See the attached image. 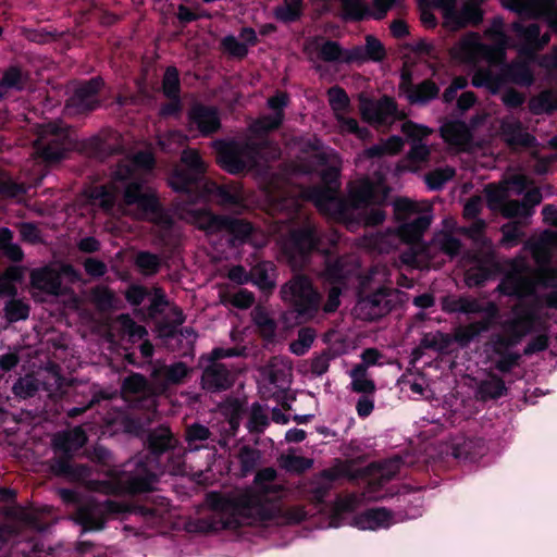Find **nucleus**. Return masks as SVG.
Returning a JSON list of instances; mask_svg holds the SVG:
<instances>
[{"label": "nucleus", "mask_w": 557, "mask_h": 557, "mask_svg": "<svg viewBox=\"0 0 557 557\" xmlns=\"http://www.w3.org/2000/svg\"><path fill=\"white\" fill-rule=\"evenodd\" d=\"M153 164L154 159L149 151L139 152L132 159L125 160L114 172L112 184L97 189L92 196L94 199L106 210H111L116 194L123 189L121 212L135 219L150 218L158 209L157 198L152 191L144 190L135 180L140 171L150 170Z\"/></svg>", "instance_id": "nucleus-1"}, {"label": "nucleus", "mask_w": 557, "mask_h": 557, "mask_svg": "<svg viewBox=\"0 0 557 557\" xmlns=\"http://www.w3.org/2000/svg\"><path fill=\"white\" fill-rule=\"evenodd\" d=\"M453 58L460 62L472 63L476 71L472 77L475 87H487L495 92L504 83L521 78L519 64H505L503 47H487L478 42L475 37H468L451 50Z\"/></svg>", "instance_id": "nucleus-2"}, {"label": "nucleus", "mask_w": 557, "mask_h": 557, "mask_svg": "<svg viewBox=\"0 0 557 557\" xmlns=\"http://www.w3.org/2000/svg\"><path fill=\"white\" fill-rule=\"evenodd\" d=\"M276 476L277 472L273 468L258 471L252 491H247L235 499L236 515L251 522H263L274 517L276 508L273 502L280 498L284 491Z\"/></svg>", "instance_id": "nucleus-3"}, {"label": "nucleus", "mask_w": 557, "mask_h": 557, "mask_svg": "<svg viewBox=\"0 0 557 557\" xmlns=\"http://www.w3.org/2000/svg\"><path fill=\"white\" fill-rule=\"evenodd\" d=\"M388 188L382 176L373 182L361 180L349 187V207L358 210L362 222L366 225H376L384 221L385 213L381 205L385 201Z\"/></svg>", "instance_id": "nucleus-4"}, {"label": "nucleus", "mask_w": 557, "mask_h": 557, "mask_svg": "<svg viewBox=\"0 0 557 557\" xmlns=\"http://www.w3.org/2000/svg\"><path fill=\"white\" fill-rule=\"evenodd\" d=\"M394 211L398 221L400 236L407 242L418 240L432 221L431 209L425 203H418L407 198L394 201Z\"/></svg>", "instance_id": "nucleus-5"}, {"label": "nucleus", "mask_w": 557, "mask_h": 557, "mask_svg": "<svg viewBox=\"0 0 557 557\" xmlns=\"http://www.w3.org/2000/svg\"><path fill=\"white\" fill-rule=\"evenodd\" d=\"M282 299L294 308L301 320H307L317 312L320 296L310 281L304 276H295L281 288Z\"/></svg>", "instance_id": "nucleus-6"}, {"label": "nucleus", "mask_w": 557, "mask_h": 557, "mask_svg": "<svg viewBox=\"0 0 557 557\" xmlns=\"http://www.w3.org/2000/svg\"><path fill=\"white\" fill-rule=\"evenodd\" d=\"M485 194L488 206L494 210H499L503 215L511 218L518 214L520 206L518 201L511 197L522 194V180L516 175L511 178L504 180L498 185H487Z\"/></svg>", "instance_id": "nucleus-7"}, {"label": "nucleus", "mask_w": 557, "mask_h": 557, "mask_svg": "<svg viewBox=\"0 0 557 557\" xmlns=\"http://www.w3.org/2000/svg\"><path fill=\"white\" fill-rule=\"evenodd\" d=\"M314 157L319 161L323 162L325 161V158H327L330 168L322 172V181L326 184V188L324 190H314L310 198L321 211L329 212L339 208L341 205L336 196L337 189L339 187L338 173L341 162L338 156L333 151L327 154H315Z\"/></svg>", "instance_id": "nucleus-8"}, {"label": "nucleus", "mask_w": 557, "mask_h": 557, "mask_svg": "<svg viewBox=\"0 0 557 557\" xmlns=\"http://www.w3.org/2000/svg\"><path fill=\"white\" fill-rule=\"evenodd\" d=\"M67 147L69 134L65 128L57 123H48L39 126L36 149L45 160H60Z\"/></svg>", "instance_id": "nucleus-9"}, {"label": "nucleus", "mask_w": 557, "mask_h": 557, "mask_svg": "<svg viewBox=\"0 0 557 557\" xmlns=\"http://www.w3.org/2000/svg\"><path fill=\"white\" fill-rule=\"evenodd\" d=\"M457 0H436L435 5L443 11L442 27L449 33L458 32L467 25H478L483 18V11L471 3H465L460 12L455 10Z\"/></svg>", "instance_id": "nucleus-10"}, {"label": "nucleus", "mask_w": 557, "mask_h": 557, "mask_svg": "<svg viewBox=\"0 0 557 557\" xmlns=\"http://www.w3.org/2000/svg\"><path fill=\"white\" fill-rule=\"evenodd\" d=\"M360 112L363 120L377 125L392 124L403 117L397 111L394 100L388 97H383L377 101L361 98Z\"/></svg>", "instance_id": "nucleus-11"}, {"label": "nucleus", "mask_w": 557, "mask_h": 557, "mask_svg": "<svg viewBox=\"0 0 557 557\" xmlns=\"http://www.w3.org/2000/svg\"><path fill=\"white\" fill-rule=\"evenodd\" d=\"M260 150L255 147L245 146L239 149L228 150L220 158L221 166L232 174H238L256 168Z\"/></svg>", "instance_id": "nucleus-12"}, {"label": "nucleus", "mask_w": 557, "mask_h": 557, "mask_svg": "<svg viewBox=\"0 0 557 557\" xmlns=\"http://www.w3.org/2000/svg\"><path fill=\"white\" fill-rule=\"evenodd\" d=\"M101 86V79H91L76 89L66 106L67 113L75 115L95 109L99 103L97 92Z\"/></svg>", "instance_id": "nucleus-13"}, {"label": "nucleus", "mask_w": 557, "mask_h": 557, "mask_svg": "<svg viewBox=\"0 0 557 557\" xmlns=\"http://www.w3.org/2000/svg\"><path fill=\"white\" fill-rule=\"evenodd\" d=\"M182 162L188 168L193 174L185 175L176 171L170 178V185L177 191L186 190L188 185L196 180V176L205 171V162L196 150H184L182 154Z\"/></svg>", "instance_id": "nucleus-14"}, {"label": "nucleus", "mask_w": 557, "mask_h": 557, "mask_svg": "<svg viewBox=\"0 0 557 557\" xmlns=\"http://www.w3.org/2000/svg\"><path fill=\"white\" fill-rule=\"evenodd\" d=\"M355 310L364 320H375L383 317L391 310L387 292L381 289L371 296L360 299Z\"/></svg>", "instance_id": "nucleus-15"}, {"label": "nucleus", "mask_w": 557, "mask_h": 557, "mask_svg": "<svg viewBox=\"0 0 557 557\" xmlns=\"http://www.w3.org/2000/svg\"><path fill=\"white\" fill-rule=\"evenodd\" d=\"M401 132L412 140V147L408 158L416 162L425 161L430 154V149L421 144V140L432 133V129L407 121L401 125Z\"/></svg>", "instance_id": "nucleus-16"}, {"label": "nucleus", "mask_w": 557, "mask_h": 557, "mask_svg": "<svg viewBox=\"0 0 557 557\" xmlns=\"http://www.w3.org/2000/svg\"><path fill=\"white\" fill-rule=\"evenodd\" d=\"M305 51L311 60L350 62L346 60V57L349 54V50H342L338 44L334 41H325L320 45L317 40H312L305 47Z\"/></svg>", "instance_id": "nucleus-17"}, {"label": "nucleus", "mask_w": 557, "mask_h": 557, "mask_svg": "<svg viewBox=\"0 0 557 557\" xmlns=\"http://www.w3.org/2000/svg\"><path fill=\"white\" fill-rule=\"evenodd\" d=\"M393 512L386 508L369 509L355 517L354 524L360 530H377L387 528L393 522Z\"/></svg>", "instance_id": "nucleus-18"}, {"label": "nucleus", "mask_w": 557, "mask_h": 557, "mask_svg": "<svg viewBox=\"0 0 557 557\" xmlns=\"http://www.w3.org/2000/svg\"><path fill=\"white\" fill-rule=\"evenodd\" d=\"M287 104V96L285 94H277L268 100V106L274 111L271 116H264L256 121L251 125V131L256 134L268 132L280 126L283 120L282 109Z\"/></svg>", "instance_id": "nucleus-19"}, {"label": "nucleus", "mask_w": 557, "mask_h": 557, "mask_svg": "<svg viewBox=\"0 0 557 557\" xmlns=\"http://www.w3.org/2000/svg\"><path fill=\"white\" fill-rule=\"evenodd\" d=\"M444 140L458 150H466L471 140L468 126L462 122H449L441 128Z\"/></svg>", "instance_id": "nucleus-20"}, {"label": "nucleus", "mask_w": 557, "mask_h": 557, "mask_svg": "<svg viewBox=\"0 0 557 557\" xmlns=\"http://www.w3.org/2000/svg\"><path fill=\"white\" fill-rule=\"evenodd\" d=\"M32 284L34 287L46 293L58 295L61 292L60 272L53 268L38 269L32 272Z\"/></svg>", "instance_id": "nucleus-21"}, {"label": "nucleus", "mask_w": 557, "mask_h": 557, "mask_svg": "<svg viewBox=\"0 0 557 557\" xmlns=\"http://www.w3.org/2000/svg\"><path fill=\"white\" fill-rule=\"evenodd\" d=\"M385 57V49L375 37H369L366 46L354 47L349 50L346 60L351 62L381 61Z\"/></svg>", "instance_id": "nucleus-22"}, {"label": "nucleus", "mask_w": 557, "mask_h": 557, "mask_svg": "<svg viewBox=\"0 0 557 557\" xmlns=\"http://www.w3.org/2000/svg\"><path fill=\"white\" fill-rule=\"evenodd\" d=\"M190 120L202 134H210L220 127L219 116L212 108L195 107L190 112Z\"/></svg>", "instance_id": "nucleus-23"}, {"label": "nucleus", "mask_w": 557, "mask_h": 557, "mask_svg": "<svg viewBox=\"0 0 557 557\" xmlns=\"http://www.w3.org/2000/svg\"><path fill=\"white\" fill-rule=\"evenodd\" d=\"M350 389L358 394L374 395L376 392L375 382L371 379L363 366H354L349 371Z\"/></svg>", "instance_id": "nucleus-24"}, {"label": "nucleus", "mask_w": 557, "mask_h": 557, "mask_svg": "<svg viewBox=\"0 0 557 557\" xmlns=\"http://www.w3.org/2000/svg\"><path fill=\"white\" fill-rule=\"evenodd\" d=\"M87 441L86 434L82 428H74L55 435L53 445L64 453L74 451L85 445Z\"/></svg>", "instance_id": "nucleus-25"}, {"label": "nucleus", "mask_w": 557, "mask_h": 557, "mask_svg": "<svg viewBox=\"0 0 557 557\" xmlns=\"http://www.w3.org/2000/svg\"><path fill=\"white\" fill-rule=\"evenodd\" d=\"M533 114H553L557 111V90L545 89L533 96L529 101Z\"/></svg>", "instance_id": "nucleus-26"}, {"label": "nucleus", "mask_w": 557, "mask_h": 557, "mask_svg": "<svg viewBox=\"0 0 557 557\" xmlns=\"http://www.w3.org/2000/svg\"><path fill=\"white\" fill-rule=\"evenodd\" d=\"M555 0H524V16H545L557 30V7Z\"/></svg>", "instance_id": "nucleus-27"}, {"label": "nucleus", "mask_w": 557, "mask_h": 557, "mask_svg": "<svg viewBox=\"0 0 557 557\" xmlns=\"http://www.w3.org/2000/svg\"><path fill=\"white\" fill-rule=\"evenodd\" d=\"M203 382L210 389H225L232 385V377L224 366L213 364L206 369Z\"/></svg>", "instance_id": "nucleus-28"}, {"label": "nucleus", "mask_w": 557, "mask_h": 557, "mask_svg": "<svg viewBox=\"0 0 557 557\" xmlns=\"http://www.w3.org/2000/svg\"><path fill=\"white\" fill-rule=\"evenodd\" d=\"M27 81V74L22 72L18 67L12 66L8 69L0 81V99H2L9 90H20L24 88Z\"/></svg>", "instance_id": "nucleus-29"}, {"label": "nucleus", "mask_w": 557, "mask_h": 557, "mask_svg": "<svg viewBox=\"0 0 557 557\" xmlns=\"http://www.w3.org/2000/svg\"><path fill=\"white\" fill-rule=\"evenodd\" d=\"M404 147V141L398 136H392L385 141H382L373 147H370L364 151V154L369 158L394 156L398 153Z\"/></svg>", "instance_id": "nucleus-30"}, {"label": "nucleus", "mask_w": 557, "mask_h": 557, "mask_svg": "<svg viewBox=\"0 0 557 557\" xmlns=\"http://www.w3.org/2000/svg\"><path fill=\"white\" fill-rule=\"evenodd\" d=\"M539 282L544 287L556 288L543 295L542 302L546 308L557 310V273L553 270H545L540 274Z\"/></svg>", "instance_id": "nucleus-31"}, {"label": "nucleus", "mask_w": 557, "mask_h": 557, "mask_svg": "<svg viewBox=\"0 0 557 557\" xmlns=\"http://www.w3.org/2000/svg\"><path fill=\"white\" fill-rule=\"evenodd\" d=\"M273 267L270 263L259 264L251 270L252 282L261 289L274 287Z\"/></svg>", "instance_id": "nucleus-32"}, {"label": "nucleus", "mask_w": 557, "mask_h": 557, "mask_svg": "<svg viewBox=\"0 0 557 557\" xmlns=\"http://www.w3.org/2000/svg\"><path fill=\"white\" fill-rule=\"evenodd\" d=\"M327 96L330 106L334 111L335 116L348 113L350 101L344 89L341 87H332L329 89Z\"/></svg>", "instance_id": "nucleus-33"}, {"label": "nucleus", "mask_w": 557, "mask_h": 557, "mask_svg": "<svg viewBox=\"0 0 557 557\" xmlns=\"http://www.w3.org/2000/svg\"><path fill=\"white\" fill-rule=\"evenodd\" d=\"M280 465L289 472L301 473L312 467L313 460L289 453L280 458Z\"/></svg>", "instance_id": "nucleus-34"}, {"label": "nucleus", "mask_w": 557, "mask_h": 557, "mask_svg": "<svg viewBox=\"0 0 557 557\" xmlns=\"http://www.w3.org/2000/svg\"><path fill=\"white\" fill-rule=\"evenodd\" d=\"M438 94V88L432 82L425 81L410 90L407 95L411 103H424Z\"/></svg>", "instance_id": "nucleus-35"}, {"label": "nucleus", "mask_w": 557, "mask_h": 557, "mask_svg": "<svg viewBox=\"0 0 557 557\" xmlns=\"http://www.w3.org/2000/svg\"><path fill=\"white\" fill-rule=\"evenodd\" d=\"M498 290L504 295L520 298L522 292V272L519 269H515L512 273L507 274L499 284Z\"/></svg>", "instance_id": "nucleus-36"}, {"label": "nucleus", "mask_w": 557, "mask_h": 557, "mask_svg": "<svg viewBox=\"0 0 557 557\" xmlns=\"http://www.w3.org/2000/svg\"><path fill=\"white\" fill-rule=\"evenodd\" d=\"M256 37H248L247 41H239L238 37H223L222 47L230 54L235 57H243L247 52V47L256 45Z\"/></svg>", "instance_id": "nucleus-37"}, {"label": "nucleus", "mask_w": 557, "mask_h": 557, "mask_svg": "<svg viewBox=\"0 0 557 557\" xmlns=\"http://www.w3.org/2000/svg\"><path fill=\"white\" fill-rule=\"evenodd\" d=\"M218 197L225 206H242L245 201V195L238 186L219 187Z\"/></svg>", "instance_id": "nucleus-38"}, {"label": "nucleus", "mask_w": 557, "mask_h": 557, "mask_svg": "<svg viewBox=\"0 0 557 557\" xmlns=\"http://www.w3.org/2000/svg\"><path fill=\"white\" fill-rule=\"evenodd\" d=\"M433 244L449 257L456 256L461 247L460 242L448 233L437 234Z\"/></svg>", "instance_id": "nucleus-39"}, {"label": "nucleus", "mask_w": 557, "mask_h": 557, "mask_svg": "<svg viewBox=\"0 0 557 557\" xmlns=\"http://www.w3.org/2000/svg\"><path fill=\"white\" fill-rule=\"evenodd\" d=\"M302 0H284V3L276 9V16L282 21H294L301 14Z\"/></svg>", "instance_id": "nucleus-40"}, {"label": "nucleus", "mask_w": 557, "mask_h": 557, "mask_svg": "<svg viewBox=\"0 0 557 557\" xmlns=\"http://www.w3.org/2000/svg\"><path fill=\"white\" fill-rule=\"evenodd\" d=\"M28 306L17 299H11L4 306V314L10 322L26 319L28 317Z\"/></svg>", "instance_id": "nucleus-41"}, {"label": "nucleus", "mask_w": 557, "mask_h": 557, "mask_svg": "<svg viewBox=\"0 0 557 557\" xmlns=\"http://www.w3.org/2000/svg\"><path fill=\"white\" fill-rule=\"evenodd\" d=\"M313 341L314 332L310 329H301L298 338L290 343L289 349L293 354L301 356L311 347Z\"/></svg>", "instance_id": "nucleus-42"}, {"label": "nucleus", "mask_w": 557, "mask_h": 557, "mask_svg": "<svg viewBox=\"0 0 557 557\" xmlns=\"http://www.w3.org/2000/svg\"><path fill=\"white\" fill-rule=\"evenodd\" d=\"M293 242L301 251L310 250L317 246V235L314 228H306L293 234Z\"/></svg>", "instance_id": "nucleus-43"}, {"label": "nucleus", "mask_w": 557, "mask_h": 557, "mask_svg": "<svg viewBox=\"0 0 557 557\" xmlns=\"http://www.w3.org/2000/svg\"><path fill=\"white\" fill-rule=\"evenodd\" d=\"M37 391V381L29 375L18 379L13 385L14 395L23 399L34 396Z\"/></svg>", "instance_id": "nucleus-44"}, {"label": "nucleus", "mask_w": 557, "mask_h": 557, "mask_svg": "<svg viewBox=\"0 0 557 557\" xmlns=\"http://www.w3.org/2000/svg\"><path fill=\"white\" fill-rule=\"evenodd\" d=\"M355 264H347L344 261H336L334 264L329 265L325 272L327 280L333 283L341 282L348 277L354 271Z\"/></svg>", "instance_id": "nucleus-45"}, {"label": "nucleus", "mask_w": 557, "mask_h": 557, "mask_svg": "<svg viewBox=\"0 0 557 557\" xmlns=\"http://www.w3.org/2000/svg\"><path fill=\"white\" fill-rule=\"evenodd\" d=\"M252 318L264 337L269 338L274 335L275 323L263 309H255L252 312Z\"/></svg>", "instance_id": "nucleus-46"}, {"label": "nucleus", "mask_w": 557, "mask_h": 557, "mask_svg": "<svg viewBox=\"0 0 557 557\" xmlns=\"http://www.w3.org/2000/svg\"><path fill=\"white\" fill-rule=\"evenodd\" d=\"M503 136L511 147H517L522 141V131L518 122H512L508 119L504 120L502 124Z\"/></svg>", "instance_id": "nucleus-47"}, {"label": "nucleus", "mask_w": 557, "mask_h": 557, "mask_svg": "<svg viewBox=\"0 0 557 557\" xmlns=\"http://www.w3.org/2000/svg\"><path fill=\"white\" fill-rule=\"evenodd\" d=\"M455 171L453 168L446 166L444 169L435 170L425 176L428 186L432 189H440L443 185L453 178Z\"/></svg>", "instance_id": "nucleus-48"}, {"label": "nucleus", "mask_w": 557, "mask_h": 557, "mask_svg": "<svg viewBox=\"0 0 557 557\" xmlns=\"http://www.w3.org/2000/svg\"><path fill=\"white\" fill-rule=\"evenodd\" d=\"M502 245L505 247H512L520 243L522 227L519 222H511L503 226Z\"/></svg>", "instance_id": "nucleus-49"}, {"label": "nucleus", "mask_w": 557, "mask_h": 557, "mask_svg": "<svg viewBox=\"0 0 557 557\" xmlns=\"http://www.w3.org/2000/svg\"><path fill=\"white\" fill-rule=\"evenodd\" d=\"M163 91L169 98H177L180 91L178 72L175 67H168L163 77Z\"/></svg>", "instance_id": "nucleus-50"}, {"label": "nucleus", "mask_w": 557, "mask_h": 557, "mask_svg": "<svg viewBox=\"0 0 557 557\" xmlns=\"http://www.w3.org/2000/svg\"><path fill=\"white\" fill-rule=\"evenodd\" d=\"M344 11L354 20L369 15V7L363 0H341Z\"/></svg>", "instance_id": "nucleus-51"}, {"label": "nucleus", "mask_w": 557, "mask_h": 557, "mask_svg": "<svg viewBox=\"0 0 557 557\" xmlns=\"http://www.w3.org/2000/svg\"><path fill=\"white\" fill-rule=\"evenodd\" d=\"M342 133H351L357 135L360 139H366L369 136V132L358 126V122L355 119L348 117L347 114H341L336 116Z\"/></svg>", "instance_id": "nucleus-52"}, {"label": "nucleus", "mask_w": 557, "mask_h": 557, "mask_svg": "<svg viewBox=\"0 0 557 557\" xmlns=\"http://www.w3.org/2000/svg\"><path fill=\"white\" fill-rule=\"evenodd\" d=\"M136 264L144 274L150 275L158 271L159 259L154 255L141 252L137 256Z\"/></svg>", "instance_id": "nucleus-53"}, {"label": "nucleus", "mask_w": 557, "mask_h": 557, "mask_svg": "<svg viewBox=\"0 0 557 557\" xmlns=\"http://www.w3.org/2000/svg\"><path fill=\"white\" fill-rule=\"evenodd\" d=\"M260 454L258 450L244 447L239 453L242 469L245 473L250 472L258 463Z\"/></svg>", "instance_id": "nucleus-54"}, {"label": "nucleus", "mask_w": 557, "mask_h": 557, "mask_svg": "<svg viewBox=\"0 0 557 557\" xmlns=\"http://www.w3.org/2000/svg\"><path fill=\"white\" fill-rule=\"evenodd\" d=\"M543 199L542 193L537 188H528V177L524 174V225H527V207H535Z\"/></svg>", "instance_id": "nucleus-55"}, {"label": "nucleus", "mask_w": 557, "mask_h": 557, "mask_svg": "<svg viewBox=\"0 0 557 557\" xmlns=\"http://www.w3.org/2000/svg\"><path fill=\"white\" fill-rule=\"evenodd\" d=\"M548 347V337L540 334L532 337L524 346V356H530L540 351H544Z\"/></svg>", "instance_id": "nucleus-56"}, {"label": "nucleus", "mask_w": 557, "mask_h": 557, "mask_svg": "<svg viewBox=\"0 0 557 557\" xmlns=\"http://www.w3.org/2000/svg\"><path fill=\"white\" fill-rule=\"evenodd\" d=\"M185 141L186 136L180 132H170L162 139H160V145L163 147V149L172 151L183 146Z\"/></svg>", "instance_id": "nucleus-57"}, {"label": "nucleus", "mask_w": 557, "mask_h": 557, "mask_svg": "<svg viewBox=\"0 0 557 557\" xmlns=\"http://www.w3.org/2000/svg\"><path fill=\"white\" fill-rule=\"evenodd\" d=\"M330 360L331 356L326 352L320 354L312 358L310 366L312 374L320 376L326 373L330 368Z\"/></svg>", "instance_id": "nucleus-58"}, {"label": "nucleus", "mask_w": 557, "mask_h": 557, "mask_svg": "<svg viewBox=\"0 0 557 557\" xmlns=\"http://www.w3.org/2000/svg\"><path fill=\"white\" fill-rule=\"evenodd\" d=\"M249 424L251 429L257 431H261L268 425V416L261 406L252 407Z\"/></svg>", "instance_id": "nucleus-59"}, {"label": "nucleus", "mask_w": 557, "mask_h": 557, "mask_svg": "<svg viewBox=\"0 0 557 557\" xmlns=\"http://www.w3.org/2000/svg\"><path fill=\"white\" fill-rule=\"evenodd\" d=\"M396 0H373V8H369V16L376 20L383 18Z\"/></svg>", "instance_id": "nucleus-60"}, {"label": "nucleus", "mask_w": 557, "mask_h": 557, "mask_svg": "<svg viewBox=\"0 0 557 557\" xmlns=\"http://www.w3.org/2000/svg\"><path fill=\"white\" fill-rule=\"evenodd\" d=\"M210 436V431L202 424L195 423L186 431V437L189 442L206 441Z\"/></svg>", "instance_id": "nucleus-61"}, {"label": "nucleus", "mask_w": 557, "mask_h": 557, "mask_svg": "<svg viewBox=\"0 0 557 557\" xmlns=\"http://www.w3.org/2000/svg\"><path fill=\"white\" fill-rule=\"evenodd\" d=\"M372 396L373 395H363L357 400L356 411L359 417L367 418L372 413L374 409V400Z\"/></svg>", "instance_id": "nucleus-62"}, {"label": "nucleus", "mask_w": 557, "mask_h": 557, "mask_svg": "<svg viewBox=\"0 0 557 557\" xmlns=\"http://www.w3.org/2000/svg\"><path fill=\"white\" fill-rule=\"evenodd\" d=\"M123 387L131 393H139L146 387V380L140 374H132L124 380Z\"/></svg>", "instance_id": "nucleus-63"}, {"label": "nucleus", "mask_w": 557, "mask_h": 557, "mask_svg": "<svg viewBox=\"0 0 557 557\" xmlns=\"http://www.w3.org/2000/svg\"><path fill=\"white\" fill-rule=\"evenodd\" d=\"M253 295L247 290H239L231 298V304L240 309H247L253 304Z\"/></svg>", "instance_id": "nucleus-64"}]
</instances>
